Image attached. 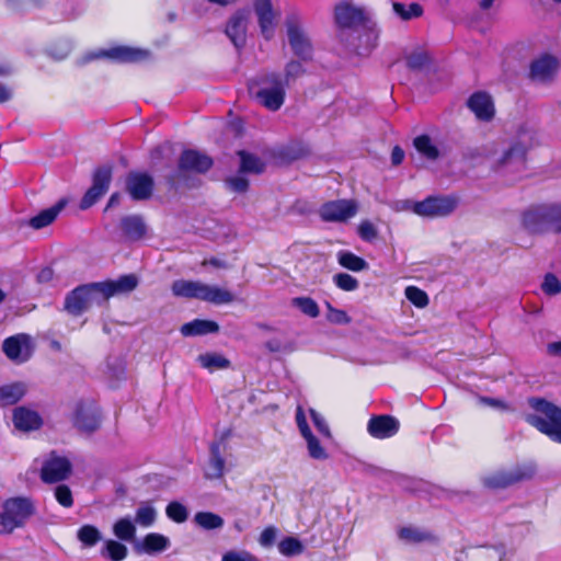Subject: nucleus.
<instances>
[{
    "label": "nucleus",
    "instance_id": "nucleus-1",
    "mask_svg": "<svg viewBox=\"0 0 561 561\" xmlns=\"http://www.w3.org/2000/svg\"><path fill=\"white\" fill-rule=\"evenodd\" d=\"M308 416L323 438H332L331 430L325 419L314 409L305 411L302 407H297L295 414L296 424L301 437L306 443L308 456L316 461H325L330 458V454L323 442L311 432L308 424Z\"/></svg>",
    "mask_w": 561,
    "mask_h": 561
},
{
    "label": "nucleus",
    "instance_id": "nucleus-2",
    "mask_svg": "<svg viewBox=\"0 0 561 561\" xmlns=\"http://www.w3.org/2000/svg\"><path fill=\"white\" fill-rule=\"evenodd\" d=\"M528 403L533 411L527 413L526 421L553 442L561 444V408L538 398L529 399Z\"/></svg>",
    "mask_w": 561,
    "mask_h": 561
},
{
    "label": "nucleus",
    "instance_id": "nucleus-3",
    "mask_svg": "<svg viewBox=\"0 0 561 561\" xmlns=\"http://www.w3.org/2000/svg\"><path fill=\"white\" fill-rule=\"evenodd\" d=\"M249 91L262 106L273 112L279 110L285 102L286 85L277 72H268L253 80Z\"/></svg>",
    "mask_w": 561,
    "mask_h": 561
},
{
    "label": "nucleus",
    "instance_id": "nucleus-4",
    "mask_svg": "<svg viewBox=\"0 0 561 561\" xmlns=\"http://www.w3.org/2000/svg\"><path fill=\"white\" fill-rule=\"evenodd\" d=\"M458 204L459 201L454 195H432L423 201L405 202L404 209L411 210L422 218L436 219L450 216L458 207Z\"/></svg>",
    "mask_w": 561,
    "mask_h": 561
},
{
    "label": "nucleus",
    "instance_id": "nucleus-5",
    "mask_svg": "<svg viewBox=\"0 0 561 561\" xmlns=\"http://www.w3.org/2000/svg\"><path fill=\"white\" fill-rule=\"evenodd\" d=\"M101 288L100 283L77 287L66 297V310L71 314L79 316L94 306L103 305L106 299Z\"/></svg>",
    "mask_w": 561,
    "mask_h": 561
},
{
    "label": "nucleus",
    "instance_id": "nucleus-6",
    "mask_svg": "<svg viewBox=\"0 0 561 561\" xmlns=\"http://www.w3.org/2000/svg\"><path fill=\"white\" fill-rule=\"evenodd\" d=\"M33 514V506L28 500L12 499L5 502L0 514V534H10L21 527Z\"/></svg>",
    "mask_w": 561,
    "mask_h": 561
},
{
    "label": "nucleus",
    "instance_id": "nucleus-7",
    "mask_svg": "<svg viewBox=\"0 0 561 561\" xmlns=\"http://www.w3.org/2000/svg\"><path fill=\"white\" fill-rule=\"evenodd\" d=\"M285 24L288 42L294 54L304 60L309 59L312 54V46L302 27L300 18L297 14H290L286 18Z\"/></svg>",
    "mask_w": 561,
    "mask_h": 561
},
{
    "label": "nucleus",
    "instance_id": "nucleus-8",
    "mask_svg": "<svg viewBox=\"0 0 561 561\" xmlns=\"http://www.w3.org/2000/svg\"><path fill=\"white\" fill-rule=\"evenodd\" d=\"M535 474V468L530 465L518 466L510 470H499L491 472L483 478L485 486L491 489H502L516 482L530 479Z\"/></svg>",
    "mask_w": 561,
    "mask_h": 561
},
{
    "label": "nucleus",
    "instance_id": "nucleus-9",
    "mask_svg": "<svg viewBox=\"0 0 561 561\" xmlns=\"http://www.w3.org/2000/svg\"><path fill=\"white\" fill-rule=\"evenodd\" d=\"M252 7L261 35L267 41L272 39L278 25L279 11L274 8L272 0H252Z\"/></svg>",
    "mask_w": 561,
    "mask_h": 561
},
{
    "label": "nucleus",
    "instance_id": "nucleus-10",
    "mask_svg": "<svg viewBox=\"0 0 561 561\" xmlns=\"http://www.w3.org/2000/svg\"><path fill=\"white\" fill-rule=\"evenodd\" d=\"M559 67V60L554 56L540 55L529 65V79L536 84L548 85L556 79Z\"/></svg>",
    "mask_w": 561,
    "mask_h": 561
},
{
    "label": "nucleus",
    "instance_id": "nucleus-11",
    "mask_svg": "<svg viewBox=\"0 0 561 561\" xmlns=\"http://www.w3.org/2000/svg\"><path fill=\"white\" fill-rule=\"evenodd\" d=\"M358 204L354 199H337L323 204L319 209L322 220L331 222H345L356 216Z\"/></svg>",
    "mask_w": 561,
    "mask_h": 561
},
{
    "label": "nucleus",
    "instance_id": "nucleus-12",
    "mask_svg": "<svg viewBox=\"0 0 561 561\" xmlns=\"http://www.w3.org/2000/svg\"><path fill=\"white\" fill-rule=\"evenodd\" d=\"M551 206L537 205L522 215V225L531 233L551 232Z\"/></svg>",
    "mask_w": 561,
    "mask_h": 561
},
{
    "label": "nucleus",
    "instance_id": "nucleus-13",
    "mask_svg": "<svg viewBox=\"0 0 561 561\" xmlns=\"http://www.w3.org/2000/svg\"><path fill=\"white\" fill-rule=\"evenodd\" d=\"M72 423L81 432H93L100 425V412L93 401L76 403L72 413Z\"/></svg>",
    "mask_w": 561,
    "mask_h": 561
},
{
    "label": "nucleus",
    "instance_id": "nucleus-14",
    "mask_svg": "<svg viewBox=\"0 0 561 561\" xmlns=\"http://www.w3.org/2000/svg\"><path fill=\"white\" fill-rule=\"evenodd\" d=\"M251 24V12L245 9L237 10L227 21L225 33L236 47L244 46Z\"/></svg>",
    "mask_w": 561,
    "mask_h": 561
},
{
    "label": "nucleus",
    "instance_id": "nucleus-15",
    "mask_svg": "<svg viewBox=\"0 0 561 561\" xmlns=\"http://www.w3.org/2000/svg\"><path fill=\"white\" fill-rule=\"evenodd\" d=\"M71 472V465L66 457L50 454L41 469V478L46 483H55L65 480Z\"/></svg>",
    "mask_w": 561,
    "mask_h": 561
},
{
    "label": "nucleus",
    "instance_id": "nucleus-16",
    "mask_svg": "<svg viewBox=\"0 0 561 561\" xmlns=\"http://www.w3.org/2000/svg\"><path fill=\"white\" fill-rule=\"evenodd\" d=\"M2 350L15 363L26 362L33 353L32 340L26 334H16L4 340Z\"/></svg>",
    "mask_w": 561,
    "mask_h": 561
},
{
    "label": "nucleus",
    "instance_id": "nucleus-17",
    "mask_svg": "<svg viewBox=\"0 0 561 561\" xmlns=\"http://www.w3.org/2000/svg\"><path fill=\"white\" fill-rule=\"evenodd\" d=\"M111 182V170L107 168L100 169L95 172L93 184L81 199L80 208L88 209L95 204L108 190Z\"/></svg>",
    "mask_w": 561,
    "mask_h": 561
},
{
    "label": "nucleus",
    "instance_id": "nucleus-18",
    "mask_svg": "<svg viewBox=\"0 0 561 561\" xmlns=\"http://www.w3.org/2000/svg\"><path fill=\"white\" fill-rule=\"evenodd\" d=\"M399 427V421L390 415L374 416L368 421L367 424L368 433L377 439L392 437L398 433Z\"/></svg>",
    "mask_w": 561,
    "mask_h": 561
},
{
    "label": "nucleus",
    "instance_id": "nucleus-19",
    "mask_svg": "<svg viewBox=\"0 0 561 561\" xmlns=\"http://www.w3.org/2000/svg\"><path fill=\"white\" fill-rule=\"evenodd\" d=\"M126 187L131 198L147 199L152 193L153 182L146 173H130L126 180Z\"/></svg>",
    "mask_w": 561,
    "mask_h": 561
},
{
    "label": "nucleus",
    "instance_id": "nucleus-20",
    "mask_svg": "<svg viewBox=\"0 0 561 561\" xmlns=\"http://www.w3.org/2000/svg\"><path fill=\"white\" fill-rule=\"evenodd\" d=\"M12 421L14 427L21 432L36 431L43 425V419L39 413L26 407L14 409Z\"/></svg>",
    "mask_w": 561,
    "mask_h": 561
},
{
    "label": "nucleus",
    "instance_id": "nucleus-21",
    "mask_svg": "<svg viewBox=\"0 0 561 561\" xmlns=\"http://www.w3.org/2000/svg\"><path fill=\"white\" fill-rule=\"evenodd\" d=\"M525 145L515 144L505 149L495 160L499 168H508L513 171H519L525 167Z\"/></svg>",
    "mask_w": 561,
    "mask_h": 561
},
{
    "label": "nucleus",
    "instance_id": "nucleus-22",
    "mask_svg": "<svg viewBox=\"0 0 561 561\" xmlns=\"http://www.w3.org/2000/svg\"><path fill=\"white\" fill-rule=\"evenodd\" d=\"M467 104L480 121H490L494 116V104L491 96L486 93L477 92L472 94Z\"/></svg>",
    "mask_w": 561,
    "mask_h": 561
},
{
    "label": "nucleus",
    "instance_id": "nucleus-23",
    "mask_svg": "<svg viewBox=\"0 0 561 561\" xmlns=\"http://www.w3.org/2000/svg\"><path fill=\"white\" fill-rule=\"evenodd\" d=\"M213 165V160L196 150H186L180 158V169L188 172H205Z\"/></svg>",
    "mask_w": 561,
    "mask_h": 561
},
{
    "label": "nucleus",
    "instance_id": "nucleus-24",
    "mask_svg": "<svg viewBox=\"0 0 561 561\" xmlns=\"http://www.w3.org/2000/svg\"><path fill=\"white\" fill-rule=\"evenodd\" d=\"M100 284L107 301L113 296L133 291L138 285V279L135 275H124L116 280Z\"/></svg>",
    "mask_w": 561,
    "mask_h": 561
},
{
    "label": "nucleus",
    "instance_id": "nucleus-25",
    "mask_svg": "<svg viewBox=\"0 0 561 561\" xmlns=\"http://www.w3.org/2000/svg\"><path fill=\"white\" fill-rule=\"evenodd\" d=\"M413 146L420 156L430 161H436L444 154L440 142L428 135L415 137Z\"/></svg>",
    "mask_w": 561,
    "mask_h": 561
},
{
    "label": "nucleus",
    "instance_id": "nucleus-26",
    "mask_svg": "<svg viewBox=\"0 0 561 561\" xmlns=\"http://www.w3.org/2000/svg\"><path fill=\"white\" fill-rule=\"evenodd\" d=\"M198 299L214 305H228L233 302L236 297L227 288L202 283Z\"/></svg>",
    "mask_w": 561,
    "mask_h": 561
},
{
    "label": "nucleus",
    "instance_id": "nucleus-27",
    "mask_svg": "<svg viewBox=\"0 0 561 561\" xmlns=\"http://www.w3.org/2000/svg\"><path fill=\"white\" fill-rule=\"evenodd\" d=\"M364 11L347 2L340 3L335 8V21L341 27H352L364 21Z\"/></svg>",
    "mask_w": 561,
    "mask_h": 561
},
{
    "label": "nucleus",
    "instance_id": "nucleus-28",
    "mask_svg": "<svg viewBox=\"0 0 561 561\" xmlns=\"http://www.w3.org/2000/svg\"><path fill=\"white\" fill-rule=\"evenodd\" d=\"M169 547V538L157 533H150L146 535L144 539L135 546L137 550L149 554L162 552Z\"/></svg>",
    "mask_w": 561,
    "mask_h": 561
},
{
    "label": "nucleus",
    "instance_id": "nucleus-29",
    "mask_svg": "<svg viewBox=\"0 0 561 561\" xmlns=\"http://www.w3.org/2000/svg\"><path fill=\"white\" fill-rule=\"evenodd\" d=\"M102 55L117 61L129 62L142 60L147 57L148 54L142 49L128 46H117L103 51Z\"/></svg>",
    "mask_w": 561,
    "mask_h": 561
},
{
    "label": "nucleus",
    "instance_id": "nucleus-30",
    "mask_svg": "<svg viewBox=\"0 0 561 561\" xmlns=\"http://www.w3.org/2000/svg\"><path fill=\"white\" fill-rule=\"evenodd\" d=\"M113 534L117 539H119L122 541H127V542L135 541V538H136L135 520H133L129 516L118 518L113 524Z\"/></svg>",
    "mask_w": 561,
    "mask_h": 561
},
{
    "label": "nucleus",
    "instance_id": "nucleus-31",
    "mask_svg": "<svg viewBox=\"0 0 561 561\" xmlns=\"http://www.w3.org/2000/svg\"><path fill=\"white\" fill-rule=\"evenodd\" d=\"M336 261L343 268L355 273L368 268V263L363 257L346 250H341L336 253Z\"/></svg>",
    "mask_w": 561,
    "mask_h": 561
},
{
    "label": "nucleus",
    "instance_id": "nucleus-32",
    "mask_svg": "<svg viewBox=\"0 0 561 561\" xmlns=\"http://www.w3.org/2000/svg\"><path fill=\"white\" fill-rule=\"evenodd\" d=\"M62 207H64V203L60 202L59 204H57L50 208L42 210L41 213H38L36 216L32 217L28 220L30 227L38 230V229L49 226L57 218V216L61 211Z\"/></svg>",
    "mask_w": 561,
    "mask_h": 561
},
{
    "label": "nucleus",
    "instance_id": "nucleus-33",
    "mask_svg": "<svg viewBox=\"0 0 561 561\" xmlns=\"http://www.w3.org/2000/svg\"><path fill=\"white\" fill-rule=\"evenodd\" d=\"M219 329L218 324L209 320H194L185 323L181 328V333L185 336L202 335L207 333L217 332Z\"/></svg>",
    "mask_w": 561,
    "mask_h": 561
},
{
    "label": "nucleus",
    "instance_id": "nucleus-34",
    "mask_svg": "<svg viewBox=\"0 0 561 561\" xmlns=\"http://www.w3.org/2000/svg\"><path fill=\"white\" fill-rule=\"evenodd\" d=\"M202 282L179 279L172 284V293L178 297L199 298Z\"/></svg>",
    "mask_w": 561,
    "mask_h": 561
},
{
    "label": "nucleus",
    "instance_id": "nucleus-35",
    "mask_svg": "<svg viewBox=\"0 0 561 561\" xmlns=\"http://www.w3.org/2000/svg\"><path fill=\"white\" fill-rule=\"evenodd\" d=\"M121 227L125 234L131 240L140 239L146 232L145 224L138 216L125 217L122 219Z\"/></svg>",
    "mask_w": 561,
    "mask_h": 561
},
{
    "label": "nucleus",
    "instance_id": "nucleus-36",
    "mask_svg": "<svg viewBox=\"0 0 561 561\" xmlns=\"http://www.w3.org/2000/svg\"><path fill=\"white\" fill-rule=\"evenodd\" d=\"M197 362L199 363V365L203 368H205L209 371L226 369L230 365V362L226 357H224L221 354H218V353L201 354L197 357Z\"/></svg>",
    "mask_w": 561,
    "mask_h": 561
},
{
    "label": "nucleus",
    "instance_id": "nucleus-37",
    "mask_svg": "<svg viewBox=\"0 0 561 561\" xmlns=\"http://www.w3.org/2000/svg\"><path fill=\"white\" fill-rule=\"evenodd\" d=\"M157 519V510L151 503H141L135 513V523L140 527H151Z\"/></svg>",
    "mask_w": 561,
    "mask_h": 561
},
{
    "label": "nucleus",
    "instance_id": "nucleus-38",
    "mask_svg": "<svg viewBox=\"0 0 561 561\" xmlns=\"http://www.w3.org/2000/svg\"><path fill=\"white\" fill-rule=\"evenodd\" d=\"M25 393L23 383H11L0 388V404L11 405L18 402Z\"/></svg>",
    "mask_w": 561,
    "mask_h": 561
},
{
    "label": "nucleus",
    "instance_id": "nucleus-39",
    "mask_svg": "<svg viewBox=\"0 0 561 561\" xmlns=\"http://www.w3.org/2000/svg\"><path fill=\"white\" fill-rule=\"evenodd\" d=\"M194 522L198 527L205 530L220 529L225 524L221 516L211 512L196 513L194 516Z\"/></svg>",
    "mask_w": 561,
    "mask_h": 561
},
{
    "label": "nucleus",
    "instance_id": "nucleus-40",
    "mask_svg": "<svg viewBox=\"0 0 561 561\" xmlns=\"http://www.w3.org/2000/svg\"><path fill=\"white\" fill-rule=\"evenodd\" d=\"M77 538L84 548H91L102 539V535L95 526L87 524L78 529Z\"/></svg>",
    "mask_w": 561,
    "mask_h": 561
},
{
    "label": "nucleus",
    "instance_id": "nucleus-41",
    "mask_svg": "<svg viewBox=\"0 0 561 561\" xmlns=\"http://www.w3.org/2000/svg\"><path fill=\"white\" fill-rule=\"evenodd\" d=\"M225 473V460L220 457L217 448H213L211 456L205 467V477L208 479H219Z\"/></svg>",
    "mask_w": 561,
    "mask_h": 561
},
{
    "label": "nucleus",
    "instance_id": "nucleus-42",
    "mask_svg": "<svg viewBox=\"0 0 561 561\" xmlns=\"http://www.w3.org/2000/svg\"><path fill=\"white\" fill-rule=\"evenodd\" d=\"M101 553L112 561H122L127 557V547L119 541L108 539L104 542Z\"/></svg>",
    "mask_w": 561,
    "mask_h": 561
},
{
    "label": "nucleus",
    "instance_id": "nucleus-43",
    "mask_svg": "<svg viewBox=\"0 0 561 561\" xmlns=\"http://www.w3.org/2000/svg\"><path fill=\"white\" fill-rule=\"evenodd\" d=\"M291 305L310 318H317L320 313L318 304L310 297H296Z\"/></svg>",
    "mask_w": 561,
    "mask_h": 561
},
{
    "label": "nucleus",
    "instance_id": "nucleus-44",
    "mask_svg": "<svg viewBox=\"0 0 561 561\" xmlns=\"http://www.w3.org/2000/svg\"><path fill=\"white\" fill-rule=\"evenodd\" d=\"M430 61L427 51L423 48H415L405 56L407 66L411 69H421Z\"/></svg>",
    "mask_w": 561,
    "mask_h": 561
},
{
    "label": "nucleus",
    "instance_id": "nucleus-45",
    "mask_svg": "<svg viewBox=\"0 0 561 561\" xmlns=\"http://www.w3.org/2000/svg\"><path fill=\"white\" fill-rule=\"evenodd\" d=\"M278 550L283 556H298L302 552V543L294 537H287L278 543Z\"/></svg>",
    "mask_w": 561,
    "mask_h": 561
},
{
    "label": "nucleus",
    "instance_id": "nucleus-46",
    "mask_svg": "<svg viewBox=\"0 0 561 561\" xmlns=\"http://www.w3.org/2000/svg\"><path fill=\"white\" fill-rule=\"evenodd\" d=\"M239 154L243 172L259 173L263 171L264 164L257 157L247 152H240Z\"/></svg>",
    "mask_w": 561,
    "mask_h": 561
},
{
    "label": "nucleus",
    "instance_id": "nucleus-47",
    "mask_svg": "<svg viewBox=\"0 0 561 561\" xmlns=\"http://www.w3.org/2000/svg\"><path fill=\"white\" fill-rule=\"evenodd\" d=\"M334 285L344 291H354L358 288V280L347 273H337L332 277Z\"/></svg>",
    "mask_w": 561,
    "mask_h": 561
},
{
    "label": "nucleus",
    "instance_id": "nucleus-48",
    "mask_svg": "<svg viewBox=\"0 0 561 561\" xmlns=\"http://www.w3.org/2000/svg\"><path fill=\"white\" fill-rule=\"evenodd\" d=\"M305 72L302 65L299 61H289L284 69V73H280L283 83L287 87L299 78Z\"/></svg>",
    "mask_w": 561,
    "mask_h": 561
},
{
    "label": "nucleus",
    "instance_id": "nucleus-49",
    "mask_svg": "<svg viewBox=\"0 0 561 561\" xmlns=\"http://www.w3.org/2000/svg\"><path fill=\"white\" fill-rule=\"evenodd\" d=\"M325 318L330 323L333 324H350L352 319L345 310L333 307L330 302H327Z\"/></svg>",
    "mask_w": 561,
    "mask_h": 561
},
{
    "label": "nucleus",
    "instance_id": "nucleus-50",
    "mask_svg": "<svg viewBox=\"0 0 561 561\" xmlns=\"http://www.w3.org/2000/svg\"><path fill=\"white\" fill-rule=\"evenodd\" d=\"M405 297L417 308H424L428 304V297L426 293L415 286H408L405 288Z\"/></svg>",
    "mask_w": 561,
    "mask_h": 561
},
{
    "label": "nucleus",
    "instance_id": "nucleus-51",
    "mask_svg": "<svg viewBox=\"0 0 561 561\" xmlns=\"http://www.w3.org/2000/svg\"><path fill=\"white\" fill-rule=\"evenodd\" d=\"M165 514L175 523H183L187 519V510L179 502H171L165 508Z\"/></svg>",
    "mask_w": 561,
    "mask_h": 561
},
{
    "label": "nucleus",
    "instance_id": "nucleus-52",
    "mask_svg": "<svg viewBox=\"0 0 561 561\" xmlns=\"http://www.w3.org/2000/svg\"><path fill=\"white\" fill-rule=\"evenodd\" d=\"M392 7L393 11L403 20H410L412 18L419 16L422 12L420 5L415 3L405 5L403 3L396 2Z\"/></svg>",
    "mask_w": 561,
    "mask_h": 561
},
{
    "label": "nucleus",
    "instance_id": "nucleus-53",
    "mask_svg": "<svg viewBox=\"0 0 561 561\" xmlns=\"http://www.w3.org/2000/svg\"><path fill=\"white\" fill-rule=\"evenodd\" d=\"M541 289L549 296H554L561 293V282L553 274H547L541 284Z\"/></svg>",
    "mask_w": 561,
    "mask_h": 561
},
{
    "label": "nucleus",
    "instance_id": "nucleus-54",
    "mask_svg": "<svg viewBox=\"0 0 561 561\" xmlns=\"http://www.w3.org/2000/svg\"><path fill=\"white\" fill-rule=\"evenodd\" d=\"M221 561H260L247 550H229L222 554Z\"/></svg>",
    "mask_w": 561,
    "mask_h": 561
},
{
    "label": "nucleus",
    "instance_id": "nucleus-55",
    "mask_svg": "<svg viewBox=\"0 0 561 561\" xmlns=\"http://www.w3.org/2000/svg\"><path fill=\"white\" fill-rule=\"evenodd\" d=\"M359 237L368 242L377 239L378 231L375 225L369 220H363L357 228Z\"/></svg>",
    "mask_w": 561,
    "mask_h": 561
},
{
    "label": "nucleus",
    "instance_id": "nucleus-56",
    "mask_svg": "<svg viewBox=\"0 0 561 561\" xmlns=\"http://www.w3.org/2000/svg\"><path fill=\"white\" fill-rule=\"evenodd\" d=\"M55 497L65 507H70L73 503L71 491L67 485H58L55 490Z\"/></svg>",
    "mask_w": 561,
    "mask_h": 561
},
{
    "label": "nucleus",
    "instance_id": "nucleus-57",
    "mask_svg": "<svg viewBox=\"0 0 561 561\" xmlns=\"http://www.w3.org/2000/svg\"><path fill=\"white\" fill-rule=\"evenodd\" d=\"M399 537L407 542H419L424 539V535L413 527H404L400 529Z\"/></svg>",
    "mask_w": 561,
    "mask_h": 561
},
{
    "label": "nucleus",
    "instance_id": "nucleus-58",
    "mask_svg": "<svg viewBox=\"0 0 561 561\" xmlns=\"http://www.w3.org/2000/svg\"><path fill=\"white\" fill-rule=\"evenodd\" d=\"M277 536V530L275 527H266L259 537V542L262 547H271Z\"/></svg>",
    "mask_w": 561,
    "mask_h": 561
},
{
    "label": "nucleus",
    "instance_id": "nucleus-59",
    "mask_svg": "<svg viewBox=\"0 0 561 561\" xmlns=\"http://www.w3.org/2000/svg\"><path fill=\"white\" fill-rule=\"evenodd\" d=\"M364 37L365 44L360 43L358 48L362 50L360 53H368L377 45L378 35L375 31H368Z\"/></svg>",
    "mask_w": 561,
    "mask_h": 561
},
{
    "label": "nucleus",
    "instance_id": "nucleus-60",
    "mask_svg": "<svg viewBox=\"0 0 561 561\" xmlns=\"http://www.w3.org/2000/svg\"><path fill=\"white\" fill-rule=\"evenodd\" d=\"M551 232L561 233V205L551 206Z\"/></svg>",
    "mask_w": 561,
    "mask_h": 561
},
{
    "label": "nucleus",
    "instance_id": "nucleus-61",
    "mask_svg": "<svg viewBox=\"0 0 561 561\" xmlns=\"http://www.w3.org/2000/svg\"><path fill=\"white\" fill-rule=\"evenodd\" d=\"M227 183H228L230 190H232L233 192H238V193L245 192L248 188V185H249L247 179H244L242 176L232 178V179L228 180Z\"/></svg>",
    "mask_w": 561,
    "mask_h": 561
},
{
    "label": "nucleus",
    "instance_id": "nucleus-62",
    "mask_svg": "<svg viewBox=\"0 0 561 561\" xmlns=\"http://www.w3.org/2000/svg\"><path fill=\"white\" fill-rule=\"evenodd\" d=\"M547 354L551 357L561 358V341H553L548 343Z\"/></svg>",
    "mask_w": 561,
    "mask_h": 561
},
{
    "label": "nucleus",
    "instance_id": "nucleus-63",
    "mask_svg": "<svg viewBox=\"0 0 561 561\" xmlns=\"http://www.w3.org/2000/svg\"><path fill=\"white\" fill-rule=\"evenodd\" d=\"M54 272L49 267H45L37 274V280L39 283H48L53 279Z\"/></svg>",
    "mask_w": 561,
    "mask_h": 561
},
{
    "label": "nucleus",
    "instance_id": "nucleus-64",
    "mask_svg": "<svg viewBox=\"0 0 561 561\" xmlns=\"http://www.w3.org/2000/svg\"><path fill=\"white\" fill-rule=\"evenodd\" d=\"M404 159V151L400 147H394L391 152L392 164L398 165Z\"/></svg>",
    "mask_w": 561,
    "mask_h": 561
}]
</instances>
